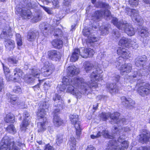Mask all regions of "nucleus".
<instances>
[{
	"instance_id": "1",
	"label": "nucleus",
	"mask_w": 150,
	"mask_h": 150,
	"mask_svg": "<svg viewBox=\"0 0 150 150\" xmlns=\"http://www.w3.org/2000/svg\"><path fill=\"white\" fill-rule=\"evenodd\" d=\"M98 71L95 70L91 74L90 77L92 82L90 85L84 82V79L81 78L75 77L74 79H70L69 77H64L62 80L63 85L60 88L61 91H63L67 88V92L71 93L74 95L77 99L81 97L82 93L78 90V88H81L82 90V93L85 95H88V90L90 88H96L98 86L96 82L100 79L101 76Z\"/></svg>"
},
{
	"instance_id": "2",
	"label": "nucleus",
	"mask_w": 150,
	"mask_h": 150,
	"mask_svg": "<svg viewBox=\"0 0 150 150\" xmlns=\"http://www.w3.org/2000/svg\"><path fill=\"white\" fill-rule=\"evenodd\" d=\"M112 23L119 29L123 30L128 35L132 36L135 33V30L132 25L124 21H118V19L115 17L112 18Z\"/></svg>"
},
{
	"instance_id": "3",
	"label": "nucleus",
	"mask_w": 150,
	"mask_h": 150,
	"mask_svg": "<svg viewBox=\"0 0 150 150\" xmlns=\"http://www.w3.org/2000/svg\"><path fill=\"white\" fill-rule=\"evenodd\" d=\"M128 142L120 137L117 142L113 139L110 141L108 148L106 150H124L128 147Z\"/></svg>"
},
{
	"instance_id": "4",
	"label": "nucleus",
	"mask_w": 150,
	"mask_h": 150,
	"mask_svg": "<svg viewBox=\"0 0 150 150\" xmlns=\"http://www.w3.org/2000/svg\"><path fill=\"white\" fill-rule=\"evenodd\" d=\"M19 150L14 144L13 141L10 140L8 137H4L0 143V150Z\"/></svg>"
},
{
	"instance_id": "5",
	"label": "nucleus",
	"mask_w": 150,
	"mask_h": 150,
	"mask_svg": "<svg viewBox=\"0 0 150 150\" xmlns=\"http://www.w3.org/2000/svg\"><path fill=\"white\" fill-rule=\"evenodd\" d=\"M117 53L121 56L119 57V60H117L116 67L119 68L124 62L123 58L128 59L130 57L131 55L129 51L124 48H119L117 51Z\"/></svg>"
},
{
	"instance_id": "6",
	"label": "nucleus",
	"mask_w": 150,
	"mask_h": 150,
	"mask_svg": "<svg viewBox=\"0 0 150 150\" xmlns=\"http://www.w3.org/2000/svg\"><path fill=\"white\" fill-rule=\"evenodd\" d=\"M92 30L90 28L87 27H85L83 30L82 33L83 35L85 36L88 37V39L86 40V43L88 46L92 45L93 42L98 41V38L90 34L92 33Z\"/></svg>"
},
{
	"instance_id": "7",
	"label": "nucleus",
	"mask_w": 150,
	"mask_h": 150,
	"mask_svg": "<svg viewBox=\"0 0 150 150\" xmlns=\"http://www.w3.org/2000/svg\"><path fill=\"white\" fill-rule=\"evenodd\" d=\"M83 66L85 71L88 73L93 68L96 71H98L99 73H102L101 66L98 63H95L93 64L89 62L86 61L83 63Z\"/></svg>"
},
{
	"instance_id": "8",
	"label": "nucleus",
	"mask_w": 150,
	"mask_h": 150,
	"mask_svg": "<svg viewBox=\"0 0 150 150\" xmlns=\"http://www.w3.org/2000/svg\"><path fill=\"white\" fill-rule=\"evenodd\" d=\"M31 71L30 76L25 79V81L28 83L34 82L35 78H39L40 73V70L35 67L32 69Z\"/></svg>"
},
{
	"instance_id": "9",
	"label": "nucleus",
	"mask_w": 150,
	"mask_h": 150,
	"mask_svg": "<svg viewBox=\"0 0 150 150\" xmlns=\"http://www.w3.org/2000/svg\"><path fill=\"white\" fill-rule=\"evenodd\" d=\"M76 49V51L79 53V55L85 58L92 56L95 53L93 50L90 48H85L83 47Z\"/></svg>"
},
{
	"instance_id": "10",
	"label": "nucleus",
	"mask_w": 150,
	"mask_h": 150,
	"mask_svg": "<svg viewBox=\"0 0 150 150\" xmlns=\"http://www.w3.org/2000/svg\"><path fill=\"white\" fill-rule=\"evenodd\" d=\"M106 9H105L104 11H101V10L96 11L94 14L93 18L92 19H93L94 21H95L100 19L102 16H104V18L106 19L110 16L111 13L110 11L108 10L109 9L108 8H106Z\"/></svg>"
},
{
	"instance_id": "11",
	"label": "nucleus",
	"mask_w": 150,
	"mask_h": 150,
	"mask_svg": "<svg viewBox=\"0 0 150 150\" xmlns=\"http://www.w3.org/2000/svg\"><path fill=\"white\" fill-rule=\"evenodd\" d=\"M125 11L126 13L130 16L132 20L137 22H139L141 21L140 17L139 15L138 10L127 8Z\"/></svg>"
},
{
	"instance_id": "12",
	"label": "nucleus",
	"mask_w": 150,
	"mask_h": 150,
	"mask_svg": "<svg viewBox=\"0 0 150 150\" xmlns=\"http://www.w3.org/2000/svg\"><path fill=\"white\" fill-rule=\"evenodd\" d=\"M138 93L141 96H144L150 93V85L148 84L140 86L138 89Z\"/></svg>"
},
{
	"instance_id": "13",
	"label": "nucleus",
	"mask_w": 150,
	"mask_h": 150,
	"mask_svg": "<svg viewBox=\"0 0 150 150\" xmlns=\"http://www.w3.org/2000/svg\"><path fill=\"white\" fill-rule=\"evenodd\" d=\"M121 99L122 104L127 108H130L135 104L134 101L129 98L122 96L121 97Z\"/></svg>"
},
{
	"instance_id": "14",
	"label": "nucleus",
	"mask_w": 150,
	"mask_h": 150,
	"mask_svg": "<svg viewBox=\"0 0 150 150\" xmlns=\"http://www.w3.org/2000/svg\"><path fill=\"white\" fill-rule=\"evenodd\" d=\"M13 73L14 76L13 77L9 76V79H7L6 76V79L8 81L11 80H14L16 81V80L18 79L19 77L22 76L23 75V72L19 68H16L14 69Z\"/></svg>"
},
{
	"instance_id": "15",
	"label": "nucleus",
	"mask_w": 150,
	"mask_h": 150,
	"mask_svg": "<svg viewBox=\"0 0 150 150\" xmlns=\"http://www.w3.org/2000/svg\"><path fill=\"white\" fill-rule=\"evenodd\" d=\"M48 55L49 58L52 60L57 61L61 58L59 53L57 50H52L48 52Z\"/></svg>"
},
{
	"instance_id": "16",
	"label": "nucleus",
	"mask_w": 150,
	"mask_h": 150,
	"mask_svg": "<svg viewBox=\"0 0 150 150\" xmlns=\"http://www.w3.org/2000/svg\"><path fill=\"white\" fill-rule=\"evenodd\" d=\"M132 65L131 64H125L121 65L119 69H120L121 74L124 75L131 71L132 69Z\"/></svg>"
},
{
	"instance_id": "17",
	"label": "nucleus",
	"mask_w": 150,
	"mask_h": 150,
	"mask_svg": "<svg viewBox=\"0 0 150 150\" xmlns=\"http://www.w3.org/2000/svg\"><path fill=\"white\" fill-rule=\"evenodd\" d=\"M146 57L145 55L139 56L135 59V64L138 67H143L145 65L146 63Z\"/></svg>"
},
{
	"instance_id": "18",
	"label": "nucleus",
	"mask_w": 150,
	"mask_h": 150,
	"mask_svg": "<svg viewBox=\"0 0 150 150\" xmlns=\"http://www.w3.org/2000/svg\"><path fill=\"white\" fill-rule=\"evenodd\" d=\"M24 119L21 125H20V129L21 131L25 132L26 129V127L29 124V119L26 118L29 117L30 115L27 111H25L24 112Z\"/></svg>"
},
{
	"instance_id": "19",
	"label": "nucleus",
	"mask_w": 150,
	"mask_h": 150,
	"mask_svg": "<svg viewBox=\"0 0 150 150\" xmlns=\"http://www.w3.org/2000/svg\"><path fill=\"white\" fill-rule=\"evenodd\" d=\"M79 72V69L75 66H69L67 69V74L69 76L72 77L78 74Z\"/></svg>"
},
{
	"instance_id": "20",
	"label": "nucleus",
	"mask_w": 150,
	"mask_h": 150,
	"mask_svg": "<svg viewBox=\"0 0 150 150\" xmlns=\"http://www.w3.org/2000/svg\"><path fill=\"white\" fill-rule=\"evenodd\" d=\"M140 137L139 140L142 143L150 141V133L149 132L144 131L143 133L140 135Z\"/></svg>"
},
{
	"instance_id": "21",
	"label": "nucleus",
	"mask_w": 150,
	"mask_h": 150,
	"mask_svg": "<svg viewBox=\"0 0 150 150\" xmlns=\"http://www.w3.org/2000/svg\"><path fill=\"white\" fill-rule=\"evenodd\" d=\"M39 33L38 30L30 31L28 34L27 39L30 41H33L39 37Z\"/></svg>"
},
{
	"instance_id": "22",
	"label": "nucleus",
	"mask_w": 150,
	"mask_h": 150,
	"mask_svg": "<svg viewBox=\"0 0 150 150\" xmlns=\"http://www.w3.org/2000/svg\"><path fill=\"white\" fill-rule=\"evenodd\" d=\"M10 102L13 105L17 104L18 105H23L24 103L22 102L18 98L14 96H11L10 97Z\"/></svg>"
},
{
	"instance_id": "23",
	"label": "nucleus",
	"mask_w": 150,
	"mask_h": 150,
	"mask_svg": "<svg viewBox=\"0 0 150 150\" xmlns=\"http://www.w3.org/2000/svg\"><path fill=\"white\" fill-rule=\"evenodd\" d=\"M53 122L54 125L56 127H59L63 125L64 124V122L58 116H54Z\"/></svg>"
},
{
	"instance_id": "24",
	"label": "nucleus",
	"mask_w": 150,
	"mask_h": 150,
	"mask_svg": "<svg viewBox=\"0 0 150 150\" xmlns=\"http://www.w3.org/2000/svg\"><path fill=\"white\" fill-rule=\"evenodd\" d=\"M5 40V46L8 50H11L13 49L14 47V41L10 39H6V38Z\"/></svg>"
},
{
	"instance_id": "25",
	"label": "nucleus",
	"mask_w": 150,
	"mask_h": 150,
	"mask_svg": "<svg viewBox=\"0 0 150 150\" xmlns=\"http://www.w3.org/2000/svg\"><path fill=\"white\" fill-rule=\"evenodd\" d=\"M106 86L110 93H115L118 91V88L115 84H107Z\"/></svg>"
},
{
	"instance_id": "26",
	"label": "nucleus",
	"mask_w": 150,
	"mask_h": 150,
	"mask_svg": "<svg viewBox=\"0 0 150 150\" xmlns=\"http://www.w3.org/2000/svg\"><path fill=\"white\" fill-rule=\"evenodd\" d=\"M51 25L48 24H45L42 26L41 28V31L45 36H46L49 33H51Z\"/></svg>"
},
{
	"instance_id": "27",
	"label": "nucleus",
	"mask_w": 150,
	"mask_h": 150,
	"mask_svg": "<svg viewBox=\"0 0 150 150\" xmlns=\"http://www.w3.org/2000/svg\"><path fill=\"white\" fill-rule=\"evenodd\" d=\"M52 44L55 48L59 49L62 47L63 42L61 40L56 39L52 41Z\"/></svg>"
},
{
	"instance_id": "28",
	"label": "nucleus",
	"mask_w": 150,
	"mask_h": 150,
	"mask_svg": "<svg viewBox=\"0 0 150 150\" xmlns=\"http://www.w3.org/2000/svg\"><path fill=\"white\" fill-rule=\"evenodd\" d=\"M123 129L125 132H129L130 130V128L127 127H124L123 129H120V128H119V129H118L117 127H114V129L112 131V133L114 134H117V136H119L120 135V133L122 131Z\"/></svg>"
},
{
	"instance_id": "29",
	"label": "nucleus",
	"mask_w": 150,
	"mask_h": 150,
	"mask_svg": "<svg viewBox=\"0 0 150 150\" xmlns=\"http://www.w3.org/2000/svg\"><path fill=\"white\" fill-rule=\"evenodd\" d=\"M17 11L19 14H22V15L28 18H29V17L30 16L31 14V13L29 10L26 11L21 8H18L17 9Z\"/></svg>"
},
{
	"instance_id": "30",
	"label": "nucleus",
	"mask_w": 150,
	"mask_h": 150,
	"mask_svg": "<svg viewBox=\"0 0 150 150\" xmlns=\"http://www.w3.org/2000/svg\"><path fill=\"white\" fill-rule=\"evenodd\" d=\"M131 40L125 38H122L119 41V45L126 47H129Z\"/></svg>"
},
{
	"instance_id": "31",
	"label": "nucleus",
	"mask_w": 150,
	"mask_h": 150,
	"mask_svg": "<svg viewBox=\"0 0 150 150\" xmlns=\"http://www.w3.org/2000/svg\"><path fill=\"white\" fill-rule=\"evenodd\" d=\"M80 122L79 121L75 123L72 124L74 126V127L76 129V134L77 136V138L79 139L80 137L81 134V128Z\"/></svg>"
},
{
	"instance_id": "32",
	"label": "nucleus",
	"mask_w": 150,
	"mask_h": 150,
	"mask_svg": "<svg viewBox=\"0 0 150 150\" xmlns=\"http://www.w3.org/2000/svg\"><path fill=\"white\" fill-rule=\"evenodd\" d=\"M138 33L143 38L147 37L149 35L147 28L144 27H142L140 30H139Z\"/></svg>"
},
{
	"instance_id": "33",
	"label": "nucleus",
	"mask_w": 150,
	"mask_h": 150,
	"mask_svg": "<svg viewBox=\"0 0 150 150\" xmlns=\"http://www.w3.org/2000/svg\"><path fill=\"white\" fill-rule=\"evenodd\" d=\"M120 116V113L116 112L111 114L110 113V117L112 121L117 124H119L118 120L119 116Z\"/></svg>"
},
{
	"instance_id": "34",
	"label": "nucleus",
	"mask_w": 150,
	"mask_h": 150,
	"mask_svg": "<svg viewBox=\"0 0 150 150\" xmlns=\"http://www.w3.org/2000/svg\"><path fill=\"white\" fill-rule=\"evenodd\" d=\"M53 100L56 103H58L57 105L61 106L64 103V101L62 100L60 95L57 94H55L53 98Z\"/></svg>"
},
{
	"instance_id": "35",
	"label": "nucleus",
	"mask_w": 150,
	"mask_h": 150,
	"mask_svg": "<svg viewBox=\"0 0 150 150\" xmlns=\"http://www.w3.org/2000/svg\"><path fill=\"white\" fill-rule=\"evenodd\" d=\"M14 116L10 113L7 114L4 118L5 121L7 123L13 122H14Z\"/></svg>"
},
{
	"instance_id": "36",
	"label": "nucleus",
	"mask_w": 150,
	"mask_h": 150,
	"mask_svg": "<svg viewBox=\"0 0 150 150\" xmlns=\"http://www.w3.org/2000/svg\"><path fill=\"white\" fill-rule=\"evenodd\" d=\"M8 29V30L6 29L5 30V29H4L2 33H1L0 35V37L1 38H6V37H8V36L9 37L12 36V34L11 33V28L9 27Z\"/></svg>"
},
{
	"instance_id": "37",
	"label": "nucleus",
	"mask_w": 150,
	"mask_h": 150,
	"mask_svg": "<svg viewBox=\"0 0 150 150\" xmlns=\"http://www.w3.org/2000/svg\"><path fill=\"white\" fill-rule=\"evenodd\" d=\"M48 67L46 68L45 69H44V71L42 73L43 75L44 76H47L50 75L52 73V70L54 69L53 66L50 67L48 66Z\"/></svg>"
},
{
	"instance_id": "38",
	"label": "nucleus",
	"mask_w": 150,
	"mask_h": 150,
	"mask_svg": "<svg viewBox=\"0 0 150 150\" xmlns=\"http://www.w3.org/2000/svg\"><path fill=\"white\" fill-rule=\"evenodd\" d=\"M77 50L75 49L74 52L72 53L70 59V61L72 62H75L76 61L79 55V53L76 51Z\"/></svg>"
},
{
	"instance_id": "39",
	"label": "nucleus",
	"mask_w": 150,
	"mask_h": 150,
	"mask_svg": "<svg viewBox=\"0 0 150 150\" xmlns=\"http://www.w3.org/2000/svg\"><path fill=\"white\" fill-rule=\"evenodd\" d=\"M76 141L74 137H71L69 140V145L71 150H76Z\"/></svg>"
},
{
	"instance_id": "40",
	"label": "nucleus",
	"mask_w": 150,
	"mask_h": 150,
	"mask_svg": "<svg viewBox=\"0 0 150 150\" xmlns=\"http://www.w3.org/2000/svg\"><path fill=\"white\" fill-rule=\"evenodd\" d=\"M95 6L98 8H105L110 9V7L106 3L99 1L96 3Z\"/></svg>"
},
{
	"instance_id": "41",
	"label": "nucleus",
	"mask_w": 150,
	"mask_h": 150,
	"mask_svg": "<svg viewBox=\"0 0 150 150\" xmlns=\"http://www.w3.org/2000/svg\"><path fill=\"white\" fill-rule=\"evenodd\" d=\"M142 74L141 70L138 71H135L133 73V74L131 76V77L137 78V80H139L141 79Z\"/></svg>"
},
{
	"instance_id": "42",
	"label": "nucleus",
	"mask_w": 150,
	"mask_h": 150,
	"mask_svg": "<svg viewBox=\"0 0 150 150\" xmlns=\"http://www.w3.org/2000/svg\"><path fill=\"white\" fill-rule=\"evenodd\" d=\"M70 120L72 124H74L75 123L79 121V116L77 115H71L70 116Z\"/></svg>"
},
{
	"instance_id": "43",
	"label": "nucleus",
	"mask_w": 150,
	"mask_h": 150,
	"mask_svg": "<svg viewBox=\"0 0 150 150\" xmlns=\"http://www.w3.org/2000/svg\"><path fill=\"white\" fill-rule=\"evenodd\" d=\"M6 130L7 132L13 134L16 132V129L14 126L12 124L8 125L6 128Z\"/></svg>"
},
{
	"instance_id": "44",
	"label": "nucleus",
	"mask_w": 150,
	"mask_h": 150,
	"mask_svg": "<svg viewBox=\"0 0 150 150\" xmlns=\"http://www.w3.org/2000/svg\"><path fill=\"white\" fill-rule=\"evenodd\" d=\"M46 114V112L44 109H39L37 112V115L39 118H42L44 117Z\"/></svg>"
},
{
	"instance_id": "45",
	"label": "nucleus",
	"mask_w": 150,
	"mask_h": 150,
	"mask_svg": "<svg viewBox=\"0 0 150 150\" xmlns=\"http://www.w3.org/2000/svg\"><path fill=\"white\" fill-rule=\"evenodd\" d=\"M63 134L61 133L57 135L56 139V142L57 145L60 144L63 142Z\"/></svg>"
},
{
	"instance_id": "46",
	"label": "nucleus",
	"mask_w": 150,
	"mask_h": 150,
	"mask_svg": "<svg viewBox=\"0 0 150 150\" xmlns=\"http://www.w3.org/2000/svg\"><path fill=\"white\" fill-rule=\"evenodd\" d=\"M110 116V112H102L100 115V117L103 121H105Z\"/></svg>"
},
{
	"instance_id": "47",
	"label": "nucleus",
	"mask_w": 150,
	"mask_h": 150,
	"mask_svg": "<svg viewBox=\"0 0 150 150\" xmlns=\"http://www.w3.org/2000/svg\"><path fill=\"white\" fill-rule=\"evenodd\" d=\"M102 135L105 138L112 139L114 138L113 136L110 135L108 131L107 130H103L102 132Z\"/></svg>"
},
{
	"instance_id": "48",
	"label": "nucleus",
	"mask_w": 150,
	"mask_h": 150,
	"mask_svg": "<svg viewBox=\"0 0 150 150\" xmlns=\"http://www.w3.org/2000/svg\"><path fill=\"white\" fill-rule=\"evenodd\" d=\"M139 0H129V3L131 6L136 7L139 5Z\"/></svg>"
},
{
	"instance_id": "49",
	"label": "nucleus",
	"mask_w": 150,
	"mask_h": 150,
	"mask_svg": "<svg viewBox=\"0 0 150 150\" xmlns=\"http://www.w3.org/2000/svg\"><path fill=\"white\" fill-rule=\"evenodd\" d=\"M45 123L43 122H38V127L39 128L38 131L39 132H41L44 131L45 129Z\"/></svg>"
},
{
	"instance_id": "50",
	"label": "nucleus",
	"mask_w": 150,
	"mask_h": 150,
	"mask_svg": "<svg viewBox=\"0 0 150 150\" xmlns=\"http://www.w3.org/2000/svg\"><path fill=\"white\" fill-rule=\"evenodd\" d=\"M42 13L41 12H39L34 16L33 18V20L35 22H37L41 20L42 18Z\"/></svg>"
},
{
	"instance_id": "51",
	"label": "nucleus",
	"mask_w": 150,
	"mask_h": 150,
	"mask_svg": "<svg viewBox=\"0 0 150 150\" xmlns=\"http://www.w3.org/2000/svg\"><path fill=\"white\" fill-rule=\"evenodd\" d=\"M101 34L105 35L108 33V28L106 27L102 26L100 29Z\"/></svg>"
},
{
	"instance_id": "52",
	"label": "nucleus",
	"mask_w": 150,
	"mask_h": 150,
	"mask_svg": "<svg viewBox=\"0 0 150 150\" xmlns=\"http://www.w3.org/2000/svg\"><path fill=\"white\" fill-rule=\"evenodd\" d=\"M13 91L14 93L16 94H20L22 93L21 88L18 86H16L14 87Z\"/></svg>"
},
{
	"instance_id": "53",
	"label": "nucleus",
	"mask_w": 150,
	"mask_h": 150,
	"mask_svg": "<svg viewBox=\"0 0 150 150\" xmlns=\"http://www.w3.org/2000/svg\"><path fill=\"white\" fill-rule=\"evenodd\" d=\"M2 64L3 66L4 72L6 76H6H7V79H9V77H8V75H6V74H7L9 72L10 70L9 68L4 63H2Z\"/></svg>"
},
{
	"instance_id": "54",
	"label": "nucleus",
	"mask_w": 150,
	"mask_h": 150,
	"mask_svg": "<svg viewBox=\"0 0 150 150\" xmlns=\"http://www.w3.org/2000/svg\"><path fill=\"white\" fill-rule=\"evenodd\" d=\"M8 64H16L18 62V60L13 57H9L8 58Z\"/></svg>"
},
{
	"instance_id": "55",
	"label": "nucleus",
	"mask_w": 150,
	"mask_h": 150,
	"mask_svg": "<svg viewBox=\"0 0 150 150\" xmlns=\"http://www.w3.org/2000/svg\"><path fill=\"white\" fill-rule=\"evenodd\" d=\"M54 35L56 36L62 37V31L59 29H56L55 30Z\"/></svg>"
},
{
	"instance_id": "56",
	"label": "nucleus",
	"mask_w": 150,
	"mask_h": 150,
	"mask_svg": "<svg viewBox=\"0 0 150 150\" xmlns=\"http://www.w3.org/2000/svg\"><path fill=\"white\" fill-rule=\"evenodd\" d=\"M132 47L134 49H136L138 47V45L135 41L131 40L129 45V47Z\"/></svg>"
},
{
	"instance_id": "57",
	"label": "nucleus",
	"mask_w": 150,
	"mask_h": 150,
	"mask_svg": "<svg viewBox=\"0 0 150 150\" xmlns=\"http://www.w3.org/2000/svg\"><path fill=\"white\" fill-rule=\"evenodd\" d=\"M43 9L49 14H52L53 13L52 8H50L44 6H41Z\"/></svg>"
},
{
	"instance_id": "58",
	"label": "nucleus",
	"mask_w": 150,
	"mask_h": 150,
	"mask_svg": "<svg viewBox=\"0 0 150 150\" xmlns=\"http://www.w3.org/2000/svg\"><path fill=\"white\" fill-rule=\"evenodd\" d=\"M113 35L115 38H118L120 36V34L118 30H114L112 32Z\"/></svg>"
},
{
	"instance_id": "59",
	"label": "nucleus",
	"mask_w": 150,
	"mask_h": 150,
	"mask_svg": "<svg viewBox=\"0 0 150 150\" xmlns=\"http://www.w3.org/2000/svg\"><path fill=\"white\" fill-rule=\"evenodd\" d=\"M105 53V52H100V53H99L98 57L99 59H103L106 57V55Z\"/></svg>"
},
{
	"instance_id": "60",
	"label": "nucleus",
	"mask_w": 150,
	"mask_h": 150,
	"mask_svg": "<svg viewBox=\"0 0 150 150\" xmlns=\"http://www.w3.org/2000/svg\"><path fill=\"white\" fill-rule=\"evenodd\" d=\"M27 5L30 8H33L35 6L34 2L33 1H30L28 3Z\"/></svg>"
},
{
	"instance_id": "61",
	"label": "nucleus",
	"mask_w": 150,
	"mask_h": 150,
	"mask_svg": "<svg viewBox=\"0 0 150 150\" xmlns=\"http://www.w3.org/2000/svg\"><path fill=\"white\" fill-rule=\"evenodd\" d=\"M50 106V105L48 103L44 102L42 105V108L41 109H47Z\"/></svg>"
},
{
	"instance_id": "62",
	"label": "nucleus",
	"mask_w": 150,
	"mask_h": 150,
	"mask_svg": "<svg viewBox=\"0 0 150 150\" xmlns=\"http://www.w3.org/2000/svg\"><path fill=\"white\" fill-rule=\"evenodd\" d=\"M44 150H54V149L52 146H50L49 144H47L45 146Z\"/></svg>"
},
{
	"instance_id": "63",
	"label": "nucleus",
	"mask_w": 150,
	"mask_h": 150,
	"mask_svg": "<svg viewBox=\"0 0 150 150\" xmlns=\"http://www.w3.org/2000/svg\"><path fill=\"white\" fill-rule=\"evenodd\" d=\"M120 76L119 75H115L112 78V80L115 81L117 82L119 81L120 79Z\"/></svg>"
},
{
	"instance_id": "64",
	"label": "nucleus",
	"mask_w": 150,
	"mask_h": 150,
	"mask_svg": "<svg viewBox=\"0 0 150 150\" xmlns=\"http://www.w3.org/2000/svg\"><path fill=\"white\" fill-rule=\"evenodd\" d=\"M137 150H150V147H140Z\"/></svg>"
}]
</instances>
